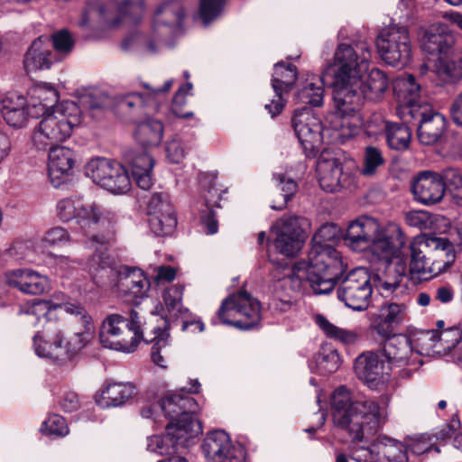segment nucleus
Instances as JSON below:
<instances>
[{
  "instance_id": "nucleus-1",
  "label": "nucleus",
  "mask_w": 462,
  "mask_h": 462,
  "mask_svg": "<svg viewBox=\"0 0 462 462\" xmlns=\"http://www.w3.org/2000/svg\"><path fill=\"white\" fill-rule=\"evenodd\" d=\"M23 321L35 326L47 323L33 338L35 354L53 361L65 360L85 347L94 337V324L88 311L71 302L36 300L22 309Z\"/></svg>"
},
{
  "instance_id": "nucleus-2",
  "label": "nucleus",
  "mask_w": 462,
  "mask_h": 462,
  "mask_svg": "<svg viewBox=\"0 0 462 462\" xmlns=\"http://www.w3.org/2000/svg\"><path fill=\"white\" fill-rule=\"evenodd\" d=\"M339 237V227L333 223L321 226L312 238V245L305 261L297 262L283 279L285 286L300 291L307 284L315 294H328L335 287V280L344 269L339 253L329 244Z\"/></svg>"
},
{
  "instance_id": "nucleus-3",
  "label": "nucleus",
  "mask_w": 462,
  "mask_h": 462,
  "mask_svg": "<svg viewBox=\"0 0 462 462\" xmlns=\"http://www.w3.org/2000/svg\"><path fill=\"white\" fill-rule=\"evenodd\" d=\"M86 245L95 250L88 267L96 283L115 288L118 297L129 304L137 305L147 297L151 284L144 273L136 267H116L113 259L106 254L104 236L93 235Z\"/></svg>"
},
{
  "instance_id": "nucleus-4",
  "label": "nucleus",
  "mask_w": 462,
  "mask_h": 462,
  "mask_svg": "<svg viewBox=\"0 0 462 462\" xmlns=\"http://www.w3.org/2000/svg\"><path fill=\"white\" fill-rule=\"evenodd\" d=\"M336 427L345 430L353 440L361 441L375 433L384 421L383 411L373 401L358 402L345 386L337 388L330 400Z\"/></svg>"
},
{
  "instance_id": "nucleus-5",
  "label": "nucleus",
  "mask_w": 462,
  "mask_h": 462,
  "mask_svg": "<svg viewBox=\"0 0 462 462\" xmlns=\"http://www.w3.org/2000/svg\"><path fill=\"white\" fill-rule=\"evenodd\" d=\"M424 52L438 56L434 64L436 76L444 83L462 79V51L456 46V34L444 23L421 27L418 33Z\"/></svg>"
},
{
  "instance_id": "nucleus-6",
  "label": "nucleus",
  "mask_w": 462,
  "mask_h": 462,
  "mask_svg": "<svg viewBox=\"0 0 462 462\" xmlns=\"http://www.w3.org/2000/svg\"><path fill=\"white\" fill-rule=\"evenodd\" d=\"M410 252L411 279L428 281L446 272L455 262L454 245L445 237L417 236L405 248Z\"/></svg>"
},
{
  "instance_id": "nucleus-7",
  "label": "nucleus",
  "mask_w": 462,
  "mask_h": 462,
  "mask_svg": "<svg viewBox=\"0 0 462 462\" xmlns=\"http://www.w3.org/2000/svg\"><path fill=\"white\" fill-rule=\"evenodd\" d=\"M82 111L73 101H62L50 112L43 114L42 118L34 127L32 140L39 150L64 142L72 134L75 127L81 122Z\"/></svg>"
},
{
  "instance_id": "nucleus-8",
  "label": "nucleus",
  "mask_w": 462,
  "mask_h": 462,
  "mask_svg": "<svg viewBox=\"0 0 462 462\" xmlns=\"http://www.w3.org/2000/svg\"><path fill=\"white\" fill-rule=\"evenodd\" d=\"M371 58V45L365 41L355 42L353 44H337L333 57L334 100L350 83L356 82L362 71L366 69Z\"/></svg>"
},
{
  "instance_id": "nucleus-9",
  "label": "nucleus",
  "mask_w": 462,
  "mask_h": 462,
  "mask_svg": "<svg viewBox=\"0 0 462 462\" xmlns=\"http://www.w3.org/2000/svg\"><path fill=\"white\" fill-rule=\"evenodd\" d=\"M143 328L137 311L131 310L129 318L108 314L100 326L99 341L106 347L124 353L135 351L143 339Z\"/></svg>"
},
{
  "instance_id": "nucleus-10",
  "label": "nucleus",
  "mask_w": 462,
  "mask_h": 462,
  "mask_svg": "<svg viewBox=\"0 0 462 462\" xmlns=\"http://www.w3.org/2000/svg\"><path fill=\"white\" fill-rule=\"evenodd\" d=\"M160 407L169 419L167 426H173L177 433L196 438L202 431L199 421L194 418L198 404L184 393V388L163 398Z\"/></svg>"
},
{
  "instance_id": "nucleus-11",
  "label": "nucleus",
  "mask_w": 462,
  "mask_h": 462,
  "mask_svg": "<svg viewBox=\"0 0 462 462\" xmlns=\"http://www.w3.org/2000/svg\"><path fill=\"white\" fill-rule=\"evenodd\" d=\"M343 270L335 280L338 283L337 298L345 305L356 311L366 310L371 302L373 285L365 268H356L342 276Z\"/></svg>"
},
{
  "instance_id": "nucleus-12",
  "label": "nucleus",
  "mask_w": 462,
  "mask_h": 462,
  "mask_svg": "<svg viewBox=\"0 0 462 462\" xmlns=\"http://www.w3.org/2000/svg\"><path fill=\"white\" fill-rule=\"evenodd\" d=\"M217 317L224 324L241 329L255 327L261 319L259 301L245 291H239L223 300Z\"/></svg>"
},
{
  "instance_id": "nucleus-13",
  "label": "nucleus",
  "mask_w": 462,
  "mask_h": 462,
  "mask_svg": "<svg viewBox=\"0 0 462 462\" xmlns=\"http://www.w3.org/2000/svg\"><path fill=\"white\" fill-rule=\"evenodd\" d=\"M388 78L379 69H372L364 79L362 73L356 82L350 83L334 101L361 106L365 101L377 102L388 88Z\"/></svg>"
},
{
  "instance_id": "nucleus-14",
  "label": "nucleus",
  "mask_w": 462,
  "mask_h": 462,
  "mask_svg": "<svg viewBox=\"0 0 462 462\" xmlns=\"http://www.w3.org/2000/svg\"><path fill=\"white\" fill-rule=\"evenodd\" d=\"M376 46L382 60L393 67H404L411 59V39L405 26L394 24L382 30Z\"/></svg>"
},
{
  "instance_id": "nucleus-15",
  "label": "nucleus",
  "mask_w": 462,
  "mask_h": 462,
  "mask_svg": "<svg viewBox=\"0 0 462 462\" xmlns=\"http://www.w3.org/2000/svg\"><path fill=\"white\" fill-rule=\"evenodd\" d=\"M317 173L321 189L327 192H338L355 185V163L321 154L317 162Z\"/></svg>"
},
{
  "instance_id": "nucleus-16",
  "label": "nucleus",
  "mask_w": 462,
  "mask_h": 462,
  "mask_svg": "<svg viewBox=\"0 0 462 462\" xmlns=\"http://www.w3.org/2000/svg\"><path fill=\"white\" fill-rule=\"evenodd\" d=\"M304 218L285 215L273 224L270 239L276 252L287 257L296 255L304 244Z\"/></svg>"
},
{
  "instance_id": "nucleus-17",
  "label": "nucleus",
  "mask_w": 462,
  "mask_h": 462,
  "mask_svg": "<svg viewBox=\"0 0 462 462\" xmlns=\"http://www.w3.org/2000/svg\"><path fill=\"white\" fill-rule=\"evenodd\" d=\"M385 342L381 348L383 355L388 359L393 369L400 368L399 376L409 378L422 365L419 353L414 352L411 338L399 334L384 337Z\"/></svg>"
},
{
  "instance_id": "nucleus-18",
  "label": "nucleus",
  "mask_w": 462,
  "mask_h": 462,
  "mask_svg": "<svg viewBox=\"0 0 462 462\" xmlns=\"http://www.w3.org/2000/svg\"><path fill=\"white\" fill-rule=\"evenodd\" d=\"M86 175L108 191L120 194L130 189V178L125 169L117 162L97 158L88 162Z\"/></svg>"
},
{
  "instance_id": "nucleus-19",
  "label": "nucleus",
  "mask_w": 462,
  "mask_h": 462,
  "mask_svg": "<svg viewBox=\"0 0 462 462\" xmlns=\"http://www.w3.org/2000/svg\"><path fill=\"white\" fill-rule=\"evenodd\" d=\"M95 7H89L84 13L80 24L86 25L93 17L116 26L122 22L137 23L141 19L143 2H94Z\"/></svg>"
},
{
  "instance_id": "nucleus-20",
  "label": "nucleus",
  "mask_w": 462,
  "mask_h": 462,
  "mask_svg": "<svg viewBox=\"0 0 462 462\" xmlns=\"http://www.w3.org/2000/svg\"><path fill=\"white\" fill-rule=\"evenodd\" d=\"M201 449L207 462H246L245 448L234 445L225 430L208 432L203 439Z\"/></svg>"
},
{
  "instance_id": "nucleus-21",
  "label": "nucleus",
  "mask_w": 462,
  "mask_h": 462,
  "mask_svg": "<svg viewBox=\"0 0 462 462\" xmlns=\"http://www.w3.org/2000/svg\"><path fill=\"white\" fill-rule=\"evenodd\" d=\"M403 121L418 126V138L426 145L437 143L447 128L445 116L435 111L430 104L411 108L410 116Z\"/></svg>"
},
{
  "instance_id": "nucleus-22",
  "label": "nucleus",
  "mask_w": 462,
  "mask_h": 462,
  "mask_svg": "<svg viewBox=\"0 0 462 462\" xmlns=\"http://www.w3.org/2000/svg\"><path fill=\"white\" fill-rule=\"evenodd\" d=\"M295 134L308 157L315 156L322 143V125L308 107L296 110L291 119Z\"/></svg>"
},
{
  "instance_id": "nucleus-23",
  "label": "nucleus",
  "mask_w": 462,
  "mask_h": 462,
  "mask_svg": "<svg viewBox=\"0 0 462 462\" xmlns=\"http://www.w3.org/2000/svg\"><path fill=\"white\" fill-rule=\"evenodd\" d=\"M355 370L358 377L370 387H376L388 381L393 368L381 349H378L359 355L355 361Z\"/></svg>"
},
{
  "instance_id": "nucleus-24",
  "label": "nucleus",
  "mask_w": 462,
  "mask_h": 462,
  "mask_svg": "<svg viewBox=\"0 0 462 462\" xmlns=\"http://www.w3.org/2000/svg\"><path fill=\"white\" fill-rule=\"evenodd\" d=\"M411 189L415 200L423 205L431 206L440 202L445 195L444 170L439 172H419L411 182Z\"/></svg>"
},
{
  "instance_id": "nucleus-25",
  "label": "nucleus",
  "mask_w": 462,
  "mask_h": 462,
  "mask_svg": "<svg viewBox=\"0 0 462 462\" xmlns=\"http://www.w3.org/2000/svg\"><path fill=\"white\" fill-rule=\"evenodd\" d=\"M184 11L180 2H162L155 9L152 29L164 40L168 36H176L182 31Z\"/></svg>"
},
{
  "instance_id": "nucleus-26",
  "label": "nucleus",
  "mask_w": 462,
  "mask_h": 462,
  "mask_svg": "<svg viewBox=\"0 0 462 462\" xmlns=\"http://www.w3.org/2000/svg\"><path fill=\"white\" fill-rule=\"evenodd\" d=\"M406 271V259L383 261L370 276L371 283L380 294L389 296L400 287Z\"/></svg>"
},
{
  "instance_id": "nucleus-27",
  "label": "nucleus",
  "mask_w": 462,
  "mask_h": 462,
  "mask_svg": "<svg viewBox=\"0 0 462 462\" xmlns=\"http://www.w3.org/2000/svg\"><path fill=\"white\" fill-rule=\"evenodd\" d=\"M297 79V69L292 64L278 62L274 65L272 87L274 91V97L264 107L272 117L279 115L284 106L285 100L282 97L283 91H289Z\"/></svg>"
},
{
  "instance_id": "nucleus-28",
  "label": "nucleus",
  "mask_w": 462,
  "mask_h": 462,
  "mask_svg": "<svg viewBox=\"0 0 462 462\" xmlns=\"http://www.w3.org/2000/svg\"><path fill=\"white\" fill-rule=\"evenodd\" d=\"M368 247L381 259V262L397 260V258L406 259L404 238L399 229L384 231L380 226V231Z\"/></svg>"
},
{
  "instance_id": "nucleus-29",
  "label": "nucleus",
  "mask_w": 462,
  "mask_h": 462,
  "mask_svg": "<svg viewBox=\"0 0 462 462\" xmlns=\"http://www.w3.org/2000/svg\"><path fill=\"white\" fill-rule=\"evenodd\" d=\"M337 111L332 116L330 125L333 137L339 143H345L357 134L359 116L356 113L359 106L350 104H339L335 101Z\"/></svg>"
},
{
  "instance_id": "nucleus-30",
  "label": "nucleus",
  "mask_w": 462,
  "mask_h": 462,
  "mask_svg": "<svg viewBox=\"0 0 462 462\" xmlns=\"http://www.w3.org/2000/svg\"><path fill=\"white\" fill-rule=\"evenodd\" d=\"M183 287L181 285H173L166 289L163 292V303L167 310V316L163 319L164 328L170 320L178 319H182V329L187 330L189 327L195 326L199 332L204 330V324L200 320H189V310L182 306Z\"/></svg>"
},
{
  "instance_id": "nucleus-31",
  "label": "nucleus",
  "mask_w": 462,
  "mask_h": 462,
  "mask_svg": "<svg viewBox=\"0 0 462 462\" xmlns=\"http://www.w3.org/2000/svg\"><path fill=\"white\" fill-rule=\"evenodd\" d=\"M378 231H380V224L375 218L362 216L349 224L345 241L353 250H364L376 237Z\"/></svg>"
},
{
  "instance_id": "nucleus-32",
  "label": "nucleus",
  "mask_w": 462,
  "mask_h": 462,
  "mask_svg": "<svg viewBox=\"0 0 462 462\" xmlns=\"http://www.w3.org/2000/svg\"><path fill=\"white\" fill-rule=\"evenodd\" d=\"M406 306L400 303H386L377 312L371 314L370 328L381 337L393 334L396 326L405 318Z\"/></svg>"
},
{
  "instance_id": "nucleus-33",
  "label": "nucleus",
  "mask_w": 462,
  "mask_h": 462,
  "mask_svg": "<svg viewBox=\"0 0 462 462\" xmlns=\"http://www.w3.org/2000/svg\"><path fill=\"white\" fill-rule=\"evenodd\" d=\"M395 90L398 93L400 100L399 111L402 119L410 116V110L415 107H420L424 105H429L421 97V87L417 83L414 76L408 74L399 78Z\"/></svg>"
},
{
  "instance_id": "nucleus-34",
  "label": "nucleus",
  "mask_w": 462,
  "mask_h": 462,
  "mask_svg": "<svg viewBox=\"0 0 462 462\" xmlns=\"http://www.w3.org/2000/svg\"><path fill=\"white\" fill-rule=\"evenodd\" d=\"M167 433L162 436H152L147 439V449L160 455H172L187 448L195 438L177 433L173 426H167Z\"/></svg>"
},
{
  "instance_id": "nucleus-35",
  "label": "nucleus",
  "mask_w": 462,
  "mask_h": 462,
  "mask_svg": "<svg viewBox=\"0 0 462 462\" xmlns=\"http://www.w3.org/2000/svg\"><path fill=\"white\" fill-rule=\"evenodd\" d=\"M5 278L9 286L25 294H41L49 288L48 279L31 269L14 270Z\"/></svg>"
},
{
  "instance_id": "nucleus-36",
  "label": "nucleus",
  "mask_w": 462,
  "mask_h": 462,
  "mask_svg": "<svg viewBox=\"0 0 462 462\" xmlns=\"http://www.w3.org/2000/svg\"><path fill=\"white\" fill-rule=\"evenodd\" d=\"M49 152V177L51 184L59 188L63 182V177L68 176L74 165L73 152L64 146H50Z\"/></svg>"
},
{
  "instance_id": "nucleus-37",
  "label": "nucleus",
  "mask_w": 462,
  "mask_h": 462,
  "mask_svg": "<svg viewBox=\"0 0 462 462\" xmlns=\"http://www.w3.org/2000/svg\"><path fill=\"white\" fill-rule=\"evenodd\" d=\"M30 97L29 116H38L39 113L46 114L58 104V90L48 83L36 84L28 90Z\"/></svg>"
},
{
  "instance_id": "nucleus-38",
  "label": "nucleus",
  "mask_w": 462,
  "mask_h": 462,
  "mask_svg": "<svg viewBox=\"0 0 462 462\" xmlns=\"http://www.w3.org/2000/svg\"><path fill=\"white\" fill-rule=\"evenodd\" d=\"M51 56L49 37L40 36L32 43L25 55L24 68L28 73L48 69L53 62Z\"/></svg>"
},
{
  "instance_id": "nucleus-39",
  "label": "nucleus",
  "mask_w": 462,
  "mask_h": 462,
  "mask_svg": "<svg viewBox=\"0 0 462 462\" xmlns=\"http://www.w3.org/2000/svg\"><path fill=\"white\" fill-rule=\"evenodd\" d=\"M133 180L143 190H148L152 185V170L154 165L153 158L145 151L134 154L128 159Z\"/></svg>"
},
{
  "instance_id": "nucleus-40",
  "label": "nucleus",
  "mask_w": 462,
  "mask_h": 462,
  "mask_svg": "<svg viewBox=\"0 0 462 462\" xmlns=\"http://www.w3.org/2000/svg\"><path fill=\"white\" fill-rule=\"evenodd\" d=\"M78 211L75 224L86 235L96 230L106 216V210L101 205L95 201L85 200L83 198Z\"/></svg>"
},
{
  "instance_id": "nucleus-41",
  "label": "nucleus",
  "mask_w": 462,
  "mask_h": 462,
  "mask_svg": "<svg viewBox=\"0 0 462 462\" xmlns=\"http://www.w3.org/2000/svg\"><path fill=\"white\" fill-rule=\"evenodd\" d=\"M26 100L16 93H10L2 101V116L10 126L20 128L25 124L27 115L24 110Z\"/></svg>"
},
{
  "instance_id": "nucleus-42",
  "label": "nucleus",
  "mask_w": 462,
  "mask_h": 462,
  "mask_svg": "<svg viewBox=\"0 0 462 462\" xmlns=\"http://www.w3.org/2000/svg\"><path fill=\"white\" fill-rule=\"evenodd\" d=\"M377 462H409L406 447L386 436L379 437L374 441Z\"/></svg>"
},
{
  "instance_id": "nucleus-43",
  "label": "nucleus",
  "mask_w": 462,
  "mask_h": 462,
  "mask_svg": "<svg viewBox=\"0 0 462 462\" xmlns=\"http://www.w3.org/2000/svg\"><path fill=\"white\" fill-rule=\"evenodd\" d=\"M134 136L144 146H157L163 136V125L160 120L147 118L136 126Z\"/></svg>"
},
{
  "instance_id": "nucleus-44",
  "label": "nucleus",
  "mask_w": 462,
  "mask_h": 462,
  "mask_svg": "<svg viewBox=\"0 0 462 462\" xmlns=\"http://www.w3.org/2000/svg\"><path fill=\"white\" fill-rule=\"evenodd\" d=\"M430 340L434 343L430 346L433 352L448 355L462 340V330L455 326L443 329L439 333L433 331Z\"/></svg>"
},
{
  "instance_id": "nucleus-45",
  "label": "nucleus",
  "mask_w": 462,
  "mask_h": 462,
  "mask_svg": "<svg viewBox=\"0 0 462 462\" xmlns=\"http://www.w3.org/2000/svg\"><path fill=\"white\" fill-rule=\"evenodd\" d=\"M136 393L135 386L131 383H111L107 384L102 395L106 400V406L117 407L124 405Z\"/></svg>"
},
{
  "instance_id": "nucleus-46",
  "label": "nucleus",
  "mask_w": 462,
  "mask_h": 462,
  "mask_svg": "<svg viewBox=\"0 0 462 462\" xmlns=\"http://www.w3.org/2000/svg\"><path fill=\"white\" fill-rule=\"evenodd\" d=\"M315 322L327 337L338 340L345 345H353L360 339V335L357 332L337 327L323 315H316Z\"/></svg>"
},
{
  "instance_id": "nucleus-47",
  "label": "nucleus",
  "mask_w": 462,
  "mask_h": 462,
  "mask_svg": "<svg viewBox=\"0 0 462 462\" xmlns=\"http://www.w3.org/2000/svg\"><path fill=\"white\" fill-rule=\"evenodd\" d=\"M153 332L155 334L152 341L154 342L152 346L151 357L152 362L159 367H167V358L170 354V347L168 344V338L170 334L166 328L160 327L154 328Z\"/></svg>"
},
{
  "instance_id": "nucleus-48",
  "label": "nucleus",
  "mask_w": 462,
  "mask_h": 462,
  "mask_svg": "<svg viewBox=\"0 0 462 462\" xmlns=\"http://www.w3.org/2000/svg\"><path fill=\"white\" fill-rule=\"evenodd\" d=\"M407 122L402 124L392 123L385 133L389 147L396 151H403L409 147L411 141V130Z\"/></svg>"
},
{
  "instance_id": "nucleus-49",
  "label": "nucleus",
  "mask_w": 462,
  "mask_h": 462,
  "mask_svg": "<svg viewBox=\"0 0 462 462\" xmlns=\"http://www.w3.org/2000/svg\"><path fill=\"white\" fill-rule=\"evenodd\" d=\"M219 199L218 190L211 186L204 195L206 203V209L201 211L200 221L206 228V232L208 235H214L217 232V221L215 217V212L212 207L217 202Z\"/></svg>"
},
{
  "instance_id": "nucleus-50",
  "label": "nucleus",
  "mask_w": 462,
  "mask_h": 462,
  "mask_svg": "<svg viewBox=\"0 0 462 462\" xmlns=\"http://www.w3.org/2000/svg\"><path fill=\"white\" fill-rule=\"evenodd\" d=\"M319 83L307 82L297 93V100L305 105L312 106H319L323 103L324 88L321 79H318Z\"/></svg>"
},
{
  "instance_id": "nucleus-51",
  "label": "nucleus",
  "mask_w": 462,
  "mask_h": 462,
  "mask_svg": "<svg viewBox=\"0 0 462 462\" xmlns=\"http://www.w3.org/2000/svg\"><path fill=\"white\" fill-rule=\"evenodd\" d=\"M148 221L152 232L159 236L170 235L177 226L174 210L164 214L152 215Z\"/></svg>"
},
{
  "instance_id": "nucleus-52",
  "label": "nucleus",
  "mask_w": 462,
  "mask_h": 462,
  "mask_svg": "<svg viewBox=\"0 0 462 462\" xmlns=\"http://www.w3.org/2000/svg\"><path fill=\"white\" fill-rule=\"evenodd\" d=\"M82 197H69L60 199L56 204V215L58 218L68 223L75 221L78 217V208H79Z\"/></svg>"
},
{
  "instance_id": "nucleus-53",
  "label": "nucleus",
  "mask_w": 462,
  "mask_h": 462,
  "mask_svg": "<svg viewBox=\"0 0 462 462\" xmlns=\"http://www.w3.org/2000/svg\"><path fill=\"white\" fill-rule=\"evenodd\" d=\"M318 373L327 374L336 372L340 365V356L337 350L328 348L320 351L315 358Z\"/></svg>"
},
{
  "instance_id": "nucleus-54",
  "label": "nucleus",
  "mask_w": 462,
  "mask_h": 462,
  "mask_svg": "<svg viewBox=\"0 0 462 462\" xmlns=\"http://www.w3.org/2000/svg\"><path fill=\"white\" fill-rule=\"evenodd\" d=\"M382 151L374 146H367L365 150L364 162L361 173L371 177L375 174L377 169L384 163Z\"/></svg>"
},
{
  "instance_id": "nucleus-55",
  "label": "nucleus",
  "mask_w": 462,
  "mask_h": 462,
  "mask_svg": "<svg viewBox=\"0 0 462 462\" xmlns=\"http://www.w3.org/2000/svg\"><path fill=\"white\" fill-rule=\"evenodd\" d=\"M445 189L448 187L455 203L462 206V176L455 169L447 168L444 170Z\"/></svg>"
},
{
  "instance_id": "nucleus-56",
  "label": "nucleus",
  "mask_w": 462,
  "mask_h": 462,
  "mask_svg": "<svg viewBox=\"0 0 462 462\" xmlns=\"http://www.w3.org/2000/svg\"><path fill=\"white\" fill-rule=\"evenodd\" d=\"M188 151L189 147L178 134L171 136L165 143L166 157L171 163L181 162Z\"/></svg>"
},
{
  "instance_id": "nucleus-57",
  "label": "nucleus",
  "mask_w": 462,
  "mask_h": 462,
  "mask_svg": "<svg viewBox=\"0 0 462 462\" xmlns=\"http://www.w3.org/2000/svg\"><path fill=\"white\" fill-rule=\"evenodd\" d=\"M273 179L282 193L281 194L282 202L279 205L273 204L271 208L274 210H282L285 208L288 200L295 194L297 183L291 178L285 180L282 174H274Z\"/></svg>"
},
{
  "instance_id": "nucleus-58",
  "label": "nucleus",
  "mask_w": 462,
  "mask_h": 462,
  "mask_svg": "<svg viewBox=\"0 0 462 462\" xmlns=\"http://www.w3.org/2000/svg\"><path fill=\"white\" fill-rule=\"evenodd\" d=\"M70 241V235L69 231L62 226H53L48 229L42 238V242L45 246H61Z\"/></svg>"
},
{
  "instance_id": "nucleus-59",
  "label": "nucleus",
  "mask_w": 462,
  "mask_h": 462,
  "mask_svg": "<svg viewBox=\"0 0 462 462\" xmlns=\"http://www.w3.org/2000/svg\"><path fill=\"white\" fill-rule=\"evenodd\" d=\"M174 210L170 202L169 196L165 193H154L147 202V212L149 217L152 215L164 214Z\"/></svg>"
},
{
  "instance_id": "nucleus-60",
  "label": "nucleus",
  "mask_w": 462,
  "mask_h": 462,
  "mask_svg": "<svg viewBox=\"0 0 462 462\" xmlns=\"http://www.w3.org/2000/svg\"><path fill=\"white\" fill-rule=\"evenodd\" d=\"M225 2H200L198 14L194 19H200L204 25H208L216 19L222 12Z\"/></svg>"
},
{
  "instance_id": "nucleus-61",
  "label": "nucleus",
  "mask_w": 462,
  "mask_h": 462,
  "mask_svg": "<svg viewBox=\"0 0 462 462\" xmlns=\"http://www.w3.org/2000/svg\"><path fill=\"white\" fill-rule=\"evenodd\" d=\"M42 431L48 435L66 436L69 428L63 417L58 414L49 416L42 425Z\"/></svg>"
},
{
  "instance_id": "nucleus-62",
  "label": "nucleus",
  "mask_w": 462,
  "mask_h": 462,
  "mask_svg": "<svg viewBox=\"0 0 462 462\" xmlns=\"http://www.w3.org/2000/svg\"><path fill=\"white\" fill-rule=\"evenodd\" d=\"M52 46L61 55H67L74 46V40L67 30H60L51 36Z\"/></svg>"
},
{
  "instance_id": "nucleus-63",
  "label": "nucleus",
  "mask_w": 462,
  "mask_h": 462,
  "mask_svg": "<svg viewBox=\"0 0 462 462\" xmlns=\"http://www.w3.org/2000/svg\"><path fill=\"white\" fill-rule=\"evenodd\" d=\"M433 446V437L428 433L410 438L407 442V447L410 450L418 455L430 451Z\"/></svg>"
},
{
  "instance_id": "nucleus-64",
  "label": "nucleus",
  "mask_w": 462,
  "mask_h": 462,
  "mask_svg": "<svg viewBox=\"0 0 462 462\" xmlns=\"http://www.w3.org/2000/svg\"><path fill=\"white\" fill-rule=\"evenodd\" d=\"M407 224L420 229H427L432 224L431 216L424 210L410 211L405 216Z\"/></svg>"
}]
</instances>
